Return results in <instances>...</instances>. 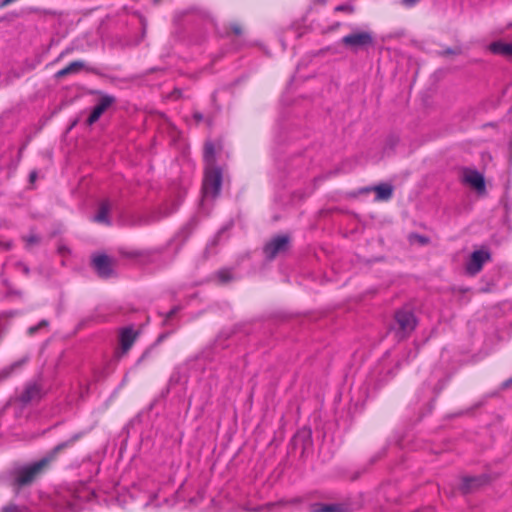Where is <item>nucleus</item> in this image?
Returning a JSON list of instances; mask_svg holds the SVG:
<instances>
[{"instance_id":"obj_25","label":"nucleus","mask_w":512,"mask_h":512,"mask_svg":"<svg viewBox=\"0 0 512 512\" xmlns=\"http://www.w3.org/2000/svg\"><path fill=\"white\" fill-rule=\"evenodd\" d=\"M232 30L233 32L236 34V35H240L241 34V28L239 25L237 24H234L232 25Z\"/></svg>"},{"instance_id":"obj_30","label":"nucleus","mask_w":512,"mask_h":512,"mask_svg":"<svg viewBox=\"0 0 512 512\" xmlns=\"http://www.w3.org/2000/svg\"><path fill=\"white\" fill-rule=\"evenodd\" d=\"M195 117H196L197 120H201L202 119V115L196 114Z\"/></svg>"},{"instance_id":"obj_4","label":"nucleus","mask_w":512,"mask_h":512,"mask_svg":"<svg viewBox=\"0 0 512 512\" xmlns=\"http://www.w3.org/2000/svg\"><path fill=\"white\" fill-rule=\"evenodd\" d=\"M397 335L399 338L407 337L416 327L417 320L413 312L406 309L398 310L395 314Z\"/></svg>"},{"instance_id":"obj_24","label":"nucleus","mask_w":512,"mask_h":512,"mask_svg":"<svg viewBox=\"0 0 512 512\" xmlns=\"http://www.w3.org/2000/svg\"><path fill=\"white\" fill-rule=\"evenodd\" d=\"M38 241H39V238L35 235H31L27 238L28 244H35V243H38Z\"/></svg>"},{"instance_id":"obj_7","label":"nucleus","mask_w":512,"mask_h":512,"mask_svg":"<svg viewBox=\"0 0 512 512\" xmlns=\"http://www.w3.org/2000/svg\"><path fill=\"white\" fill-rule=\"evenodd\" d=\"M115 102V98L111 95H101L97 104L93 108L87 119L88 125H92L99 120L102 114Z\"/></svg>"},{"instance_id":"obj_3","label":"nucleus","mask_w":512,"mask_h":512,"mask_svg":"<svg viewBox=\"0 0 512 512\" xmlns=\"http://www.w3.org/2000/svg\"><path fill=\"white\" fill-rule=\"evenodd\" d=\"M222 185V173L217 167L205 168L203 180L204 197L215 198L218 196Z\"/></svg>"},{"instance_id":"obj_9","label":"nucleus","mask_w":512,"mask_h":512,"mask_svg":"<svg viewBox=\"0 0 512 512\" xmlns=\"http://www.w3.org/2000/svg\"><path fill=\"white\" fill-rule=\"evenodd\" d=\"M463 181L477 190L479 193L485 192L484 176L474 169H465L463 172Z\"/></svg>"},{"instance_id":"obj_21","label":"nucleus","mask_w":512,"mask_h":512,"mask_svg":"<svg viewBox=\"0 0 512 512\" xmlns=\"http://www.w3.org/2000/svg\"><path fill=\"white\" fill-rule=\"evenodd\" d=\"M2 512H28V511L24 508H20L18 506L11 505V506L5 507Z\"/></svg>"},{"instance_id":"obj_6","label":"nucleus","mask_w":512,"mask_h":512,"mask_svg":"<svg viewBox=\"0 0 512 512\" xmlns=\"http://www.w3.org/2000/svg\"><path fill=\"white\" fill-rule=\"evenodd\" d=\"M289 238L284 235H279L273 238L264 247V254L269 259H274L278 254L285 252L288 248Z\"/></svg>"},{"instance_id":"obj_20","label":"nucleus","mask_w":512,"mask_h":512,"mask_svg":"<svg viewBox=\"0 0 512 512\" xmlns=\"http://www.w3.org/2000/svg\"><path fill=\"white\" fill-rule=\"evenodd\" d=\"M335 11L337 12H345V13H348V14H351L354 12V7L353 5L347 3V4H341V5H338L335 7Z\"/></svg>"},{"instance_id":"obj_29","label":"nucleus","mask_w":512,"mask_h":512,"mask_svg":"<svg viewBox=\"0 0 512 512\" xmlns=\"http://www.w3.org/2000/svg\"><path fill=\"white\" fill-rule=\"evenodd\" d=\"M503 386L504 387H510L512 386V377L508 380H506L504 383H503Z\"/></svg>"},{"instance_id":"obj_18","label":"nucleus","mask_w":512,"mask_h":512,"mask_svg":"<svg viewBox=\"0 0 512 512\" xmlns=\"http://www.w3.org/2000/svg\"><path fill=\"white\" fill-rule=\"evenodd\" d=\"M343 509L340 505H316L313 512H342Z\"/></svg>"},{"instance_id":"obj_31","label":"nucleus","mask_w":512,"mask_h":512,"mask_svg":"<svg viewBox=\"0 0 512 512\" xmlns=\"http://www.w3.org/2000/svg\"><path fill=\"white\" fill-rule=\"evenodd\" d=\"M421 242H422V243H425V242H426V239L421 238Z\"/></svg>"},{"instance_id":"obj_14","label":"nucleus","mask_w":512,"mask_h":512,"mask_svg":"<svg viewBox=\"0 0 512 512\" xmlns=\"http://www.w3.org/2000/svg\"><path fill=\"white\" fill-rule=\"evenodd\" d=\"M376 192V200L386 201L393 194V187L390 184H380L372 188Z\"/></svg>"},{"instance_id":"obj_19","label":"nucleus","mask_w":512,"mask_h":512,"mask_svg":"<svg viewBox=\"0 0 512 512\" xmlns=\"http://www.w3.org/2000/svg\"><path fill=\"white\" fill-rule=\"evenodd\" d=\"M217 277L220 282L226 283L232 279L231 272L229 270H221L217 273Z\"/></svg>"},{"instance_id":"obj_22","label":"nucleus","mask_w":512,"mask_h":512,"mask_svg":"<svg viewBox=\"0 0 512 512\" xmlns=\"http://www.w3.org/2000/svg\"><path fill=\"white\" fill-rule=\"evenodd\" d=\"M48 322L46 320H42L37 326H32L29 328V334H34L40 327L47 326Z\"/></svg>"},{"instance_id":"obj_2","label":"nucleus","mask_w":512,"mask_h":512,"mask_svg":"<svg viewBox=\"0 0 512 512\" xmlns=\"http://www.w3.org/2000/svg\"><path fill=\"white\" fill-rule=\"evenodd\" d=\"M375 37L370 30L353 29L351 33L341 39V44L353 53L361 50H367L373 47Z\"/></svg>"},{"instance_id":"obj_13","label":"nucleus","mask_w":512,"mask_h":512,"mask_svg":"<svg viewBox=\"0 0 512 512\" xmlns=\"http://www.w3.org/2000/svg\"><path fill=\"white\" fill-rule=\"evenodd\" d=\"M111 210V203L108 200H104L100 203L97 214L94 216L93 220L99 223L110 224V219L108 217L109 212Z\"/></svg>"},{"instance_id":"obj_23","label":"nucleus","mask_w":512,"mask_h":512,"mask_svg":"<svg viewBox=\"0 0 512 512\" xmlns=\"http://www.w3.org/2000/svg\"><path fill=\"white\" fill-rule=\"evenodd\" d=\"M419 0H402V4L406 7L414 6Z\"/></svg>"},{"instance_id":"obj_15","label":"nucleus","mask_w":512,"mask_h":512,"mask_svg":"<svg viewBox=\"0 0 512 512\" xmlns=\"http://www.w3.org/2000/svg\"><path fill=\"white\" fill-rule=\"evenodd\" d=\"M84 67V63L82 61H74L70 63L65 68L59 70L56 74V78H63L69 74L78 73Z\"/></svg>"},{"instance_id":"obj_5","label":"nucleus","mask_w":512,"mask_h":512,"mask_svg":"<svg viewBox=\"0 0 512 512\" xmlns=\"http://www.w3.org/2000/svg\"><path fill=\"white\" fill-rule=\"evenodd\" d=\"M490 258V253L485 249L474 251L465 264L467 274L474 276L479 273L482 270L484 263L489 261Z\"/></svg>"},{"instance_id":"obj_17","label":"nucleus","mask_w":512,"mask_h":512,"mask_svg":"<svg viewBox=\"0 0 512 512\" xmlns=\"http://www.w3.org/2000/svg\"><path fill=\"white\" fill-rule=\"evenodd\" d=\"M483 477H465L462 482V490L467 493L474 488L479 487L484 483Z\"/></svg>"},{"instance_id":"obj_8","label":"nucleus","mask_w":512,"mask_h":512,"mask_svg":"<svg viewBox=\"0 0 512 512\" xmlns=\"http://www.w3.org/2000/svg\"><path fill=\"white\" fill-rule=\"evenodd\" d=\"M92 265L100 277L108 278L113 273L112 260L105 254L95 255Z\"/></svg>"},{"instance_id":"obj_27","label":"nucleus","mask_w":512,"mask_h":512,"mask_svg":"<svg viewBox=\"0 0 512 512\" xmlns=\"http://www.w3.org/2000/svg\"><path fill=\"white\" fill-rule=\"evenodd\" d=\"M36 177H37V173H36L35 171H32V172L30 173V176H29L30 181H31V182H34V181H35V179H36Z\"/></svg>"},{"instance_id":"obj_26","label":"nucleus","mask_w":512,"mask_h":512,"mask_svg":"<svg viewBox=\"0 0 512 512\" xmlns=\"http://www.w3.org/2000/svg\"><path fill=\"white\" fill-rule=\"evenodd\" d=\"M14 1H15V0H2V2H1V4H0V6H1V7H5V6H7V5L11 4V3H12V2H14Z\"/></svg>"},{"instance_id":"obj_28","label":"nucleus","mask_w":512,"mask_h":512,"mask_svg":"<svg viewBox=\"0 0 512 512\" xmlns=\"http://www.w3.org/2000/svg\"><path fill=\"white\" fill-rule=\"evenodd\" d=\"M19 266L21 267L22 271L25 273V274H28L29 273V268L24 265V264H19Z\"/></svg>"},{"instance_id":"obj_12","label":"nucleus","mask_w":512,"mask_h":512,"mask_svg":"<svg viewBox=\"0 0 512 512\" xmlns=\"http://www.w3.org/2000/svg\"><path fill=\"white\" fill-rule=\"evenodd\" d=\"M41 398V389L39 385L33 383L26 386L25 390L20 396L22 403L27 404L33 401H37Z\"/></svg>"},{"instance_id":"obj_1","label":"nucleus","mask_w":512,"mask_h":512,"mask_svg":"<svg viewBox=\"0 0 512 512\" xmlns=\"http://www.w3.org/2000/svg\"><path fill=\"white\" fill-rule=\"evenodd\" d=\"M77 439L78 436H74L71 440L55 446V448L42 459L17 469L15 471V483L19 486L31 483L34 478L56 458L61 450L73 444Z\"/></svg>"},{"instance_id":"obj_16","label":"nucleus","mask_w":512,"mask_h":512,"mask_svg":"<svg viewBox=\"0 0 512 512\" xmlns=\"http://www.w3.org/2000/svg\"><path fill=\"white\" fill-rule=\"evenodd\" d=\"M204 161L206 168L215 167V147L212 142H207L204 147Z\"/></svg>"},{"instance_id":"obj_11","label":"nucleus","mask_w":512,"mask_h":512,"mask_svg":"<svg viewBox=\"0 0 512 512\" xmlns=\"http://www.w3.org/2000/svg\"><path fill=\"white\" fill-rule=\"evenodd\" d=\"M489 50L496 55L512 60V42L495 41L489 45Z\"/></svg>"},{"instance_id":"obj_10","label":"nucleus","mask_w":512,"mask_h":512,"mask_svg":"<svg viewBox=\"0 0 512 512\" xmlns=\"http://www.w3.org/2000/svg\"><path fill=\"white\" fill-rule=\"evenodd\" d=\"M138 333L131 327L123 328L119 334L121 353L125 354L134 344Z\"/></svg>"}]
</instances>
